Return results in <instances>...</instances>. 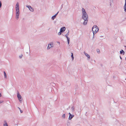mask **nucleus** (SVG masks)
I'll list each match as a JSON object with an SVG mask.
<instances>
[{
  "label": "nucleus",
  "instance_id": "32",
  "mask_svg": "<svg viewBox=\"0 0 126 126\" xmlns=\"http://www.w3.org/2000/svg\"><path fill=\"white\" fill-rule=\"evenodd\" d=\"M63 6V4H62L61 6V9H62Z\"/></svg>",
  "mask_w": 126,
  "mask_h": 126
},
{
  "label": "nucleus",
  "instance_id": "20",
  "mask_svg": "<svg viewBox=\"0 0 126 126\" xmlns=\"http://www.w3.org/2000/svg\"><path fill=\"white\" fill-rule=\"evenodd\" d=\"M4 75L5 78H6V74L5 71L4 72Z\"/></svg>",
  "mask_w": 126,
  "mask_h": 126
},
{
  "label": "nucleus",
  "instance_id": "39",
  "mask_svg": "<svg viewBox=\"0 0 126 126\" xmlns=\"http://www.w3.org/2000/svg\"><path fill=\"white\" fill-rule=\"evenodd\" d=\"M94 62H95V61L94 60Z\"/></svg>",
  "mask_w": 126,
  "mask_h": 126
},
{
  "label": "nucleus",
  "instance_id": "25",
  "mask_svg": "<svg viewBox=\"0 0 126 126\" xmlns=\"http://www.w3.org/2000/svg\"><path fill=\"white\" fill-rule=\"evenodd\" d=\"M62 32H60H60H58V35H60L61 34V33H62Z\"/></svg>",
  "mask_w": 126,
  "mask_h": 126
},
{
  "label": "nucleus",
  "instance_id": "7",
  "mask_svg": "<svg viewBox=\"0 0 126 126\" xmlns=\"http://www.w3.org/2000/svg\"><path fill=\"white\" fill-rule=\"evenodd\" d=\"M74 117V115H72L71 114L70 115H69V116L68 118V119L69 120H71Z\"/></svg>",
  "mask_w": 126,
  "mask_h": 126
},
{
  "label": "nucleus",
  "instance_id": "5",
  "mask_svg": "<svg viewBox=\"0 0 126 126\" xmlns=\"http://www.w3.org/2000/svg\"><path fill=\"white\" fill-rule=\"evenodd\" d=\"M84 55L87 57L88 59H89L90 58V55L88 54L87 53H86L85 52H84Z\"/></svg>",
  "mask_w": 126,
  "mask_h": 126
},
{
  "label": "nucleus",
  "instance_id": "21",
  "mask_svg": "<svg viewBox=\"0 0 126 126\" xmlns=\"http://www.w3.org/2000/svg\"><path fill=\"white\" fill-rule=\"evenodd\" d=\"M62 117L63 119H64L65 118V114H63L62 116Z\"/></svg>",
  "mask_w": 126,
  "mask_h": 126
},
{
  "label": "nucleus",
  "instance_id": "2",
  "mask_svg": "<svg viewBox=\"0 0 126 126\" xmlns=\"http://www.w3.org/2000/svg\"><path fill=\"white\" fill-rule=\"evenodd\" d=\"M99 30V29L98 28L96 25H94L93 27L92 28V31L93 33V38H94V33H96L98 32Z\"/></svg>",
  "mask_w": 126,
  "mask_h": 126
},
{
  "label": "nucleus",
  "instance_id": "37",
  "mask_svg": "<svg viewBox=\"0 0 126 126\" xmlns=\"http://www.w3.org/2000/svg\"><path fill=\"white\" fill-rule=\"evenodd\" d=\"M1 6L0 5V8L1 7Z\"/></svg>",
  "mask_w": 126,
  "mask_h": 126
},
{
  "label": "nucleus",
  "instance_id": "40",
  "mask_svg": "<svg viewBox=\"0 0 126 126\" xmlns=\"http://www.w3.org/2000/svg\"><path fill=\"white\" fill-rule=\"evenodd\" d=\"M111 3H110V5H111Z\"/></svg>",
  "mask_w": 126,
  "mask_h": 126
},
{
  "label": "nucleus",
  "instance_id": "38",
  "mask_svg": "<svg viewBox=\"0 0 126 126\" xmlns=\"http://www.w3.org/2000/svg\"><path fill=\"white\" fill-rule=\"evenodd\" d=\"M125 47L126 48V46H125Z\"/></svg>",
  "mask_w": 126,
  "mask_h": 126
},
{
  "label": "nucleus",
  "instance_id": "19",
  "mask_svg": "<svg viewBox=\"0 0 126 126\" xmlns=\"http://www.w3.org/2000/svg\"><path fill=\"white\" fill-rule=\"evenodd\" d=\"M19 102H20V103H21L22 102V97L21 98H19L18 99Z\"/></svg>",
  "mask_w": 126,
  "mask_h": 126
},
{
  "label": "nucleus",
  "instance_id": "22",
  "mask_svg": "<svg viewBox=\"0 0 126 126\" xmlns=\"http://www.w3.org/2000/svg\"><path fill=\"white\" fill-rule=\"evenodd\" d=\"M67 41H68V44H69V42H70V38H68L67 39Z\"/></svg>",
  "mask_w": 126,
  "mask_h": 126
},
{
  "label": "nucleus",
  "instance_id": "26",
  "mask_svg": "<svg viewBox=\"0 0 126 126\" xmlns=\"http://www.w3.org/2000/svg\"><path fill=\"white\" fill-rule=\"evenodd\" d=\"M97 52L98 53H99L100 52V50L98 49H97Z\"/></svg>",
  "mask_w": 126,
  "mask_h": 126
},
{
  "label": "nucleus",
  "instance_id": "1",
  "mask_svg": "<svg viewBox=\"0 0 126 126\" xmlns=\"http://www.w3.org/2000/svg\"><path fill=\"white\" fill-rule=\"evenodd\" d=\"M82 18L84 20L83 24L85 25H86L88 20V16L85 9L82 8Z\"/></svg>",
  "mask_w": 126,
  "mask_h": 126
},
{
  "label": "nucleus",
  "instance_id": "27",
  "mask_svg": "<svg viewBox=\"0 0 126 126\" xmlns=\"http://www.w3.org/2000/svg\"><path fill=\"white\" fill-rule=\"evenodd\" d=\"M26 6L29 9V8H30L31 7V6H29L28 5H26Z\"/></svg>",
  "mask_w": 126,
  "mask_h": 126
},
{
  "label": "nucleus",
  "instance_id": "10",
  "mask_svg": "<svg viewBox=\"0 0 126 126\" xmlns=\"http://www.w3.org/2000/svg\"><path fill=\"white\" fill-rule=\"evenodd\" d=\"M69 31L68 30V32L66 33V34L65 35V36L66 37L67 39L69 38L68 37V36L69 35Z\"/></svg>",
  "mask_w": 126,
  "mask_h": 126
},
{
  "label": "nucleus",
  "instance_id": "11",
  "mask_svg": "<svg viewBox=\"0 0 126 126\" xmlns=\"http://www.w3.org/2000/svg\"><path fill=\"white\" fill-rule=\"evenodd\" d=\"M4 123L3 124V126H8V125L6 121H4Z\"/></svg>",
  "mask_w": 126,
  "mask_h": 126
},
{
  "label": "nucleus",
  "instance_id": "30",
  "mask_svg": "<svg viewBox=\"0 0 126 126\" xmlns=\"http://www.w3.org/2000/svg\"><path fill=\"white\" fill-rule=\"evenodd\" d=\"M59 12H58L56 14H55V15H56V16H57V14H58V13H59Z\"/></svg>",
  "mask_w": 126,
  "mask_h": 126
},
{
  "label": "nucleus",
  "instance_id": "31",
  "mask_svg": "<svg viewBox=\"0 0 126 126\" xmlns=\"http://www.w3.org/2000/svg\"><path fill=\"white\" fill-rule=\"evenodd\" d=\"M57 43L58 44H60V42H58Z\"/></svg>",
  "mask_w": 126,
  "mask_h": 126
},
{
  "label": "nucleus",
  "instance_id": "4",
  "mask_svg": "<svg viewBox=\"0 0 126 126\" xmlns=\"http://www.w3.org/2000/svg\"><path fill=\"white\" fill-rule=\"evenodd\" d=\"M66 28L65 27H63L61 28L60 29V32H63L65 30Z\"/></svg>",
  "mask_w": 126,
  "mask_h": 126
},
{
  "label": "nucleus",
  "instance_id": "15",
  "mask_svg": "<svg viewBox=\"0 0 126 126\" xmlns=\"http://www.w3.org/2000/svg\"><path fill=\"white\" fill-rule=\"evenodd\" d=\"M29 9V10L32 12H33L34 11L32 7L31 6V7Z\"/></svg>",
  "mask_w": 126,
  "mask_h": 126
},
{
  "label": "nucleus",
  "instance_id": "3",
  "mask_svg": "<svg viewBox=\"0 0 126 126\" xmlns=\"http://www.w3.org/2000/svg\"><path fill=\"white\" fill-rule=\"evenodd\" d=\"M53 43H50L48 44L47 48V49H49L51 47H53Z\"/></svg>",
  "mask_w": 126,
  "mask_h": 126
},
{
  "label": "nucleus",
  "instance_id": "28",
  "mask_svg": "<svg viewBox=\"0 0 126 126\" xmlns=\"http://www.w3.org/2000/svg\"><path fill=\"white\" fill-rule=\"evenodd\" d=\"M3 101H0V103H3Z\"/></svg>",
  "mask_w": 126,
  "mask_h": 126
},
{
  "label": "nucleus",
  "instance_id": "17",
  "mask_svg": "<svg viewBox=\"0 0 126 126\" xmlns=\"http://www.w3.org/2000/svg\"><path fill=\"white\" fill-rule=\"evenodd\" d=\"M71 57H72V60H74V56H73V53H71Z\"/></svg>",
  "mask_w": 126,
  "mask_h": 126
},
{
  "label": "nucleus",
  "instance_id": "9",
  "mask_svg": "<svg viewBox=\"0 0 126 126\" xmlns=\"http://www.w3.org/2000/svg\"><path fill=\"white\" fill-rule=\"evenodd\" d=\"M120 53L121 54H123L124 55L125 54V52L123 50L121 49L120 51Z\"/></svg>",
  "mask_w": 126,
  "mask_h": 126
},
{
  "label": "nucleus",
  "instance_id": "36",
  "mask_svg": "<svg viewBox=\"0 0 126 126\" xmlns=\"http://www.w3.org/2000/svg\"><path fill=\"white\" fill-rule=\"evenodd\" d=\"M125 3H126V0H125Z\"/></svg>",
  "mask_w": 126,
  "mask_h": 126
},
{
  "label": "nucleus",
  "instance_id": "13",
  "mask_svg": "<svg viewBox=\"0 0 126 126\" xmlns=\"http://www.w3.org/2000/svg\"><path fill=\"white\" fill-rule=\"evenodd\" d=\"M124 9L125 12H126V3H125L124 6Z\"/></svg>",
  "mask_w": 126,
  "mask_h": 126
},
{
  "label": "nucleus",
  "instance_id": "23",
  "mask_svg": "<svg viewBox=\"0 0 126 126\" xmlns=\"http://www.w3.org/2000/svg\"><path fill=\"white\" fill-rule=\"evenodd\" d=\"M23 56V55L21 54L19 56V58L20 59H21Z\"/></svg>",
  "mask_w": 126,
  "mask_h": 126
},
{
  "label": "nucleus",
  "instance_id": "35",
  "mask_svg": "<svg viewBox=\"0 0 126 126\" xmlns=\"http://www.w3.org/2000/svg\"><path fill=\"white\" fill-rule=\"evenodd\" d=\"M1 96V95L0 93V97Z\"/></svg>",
  "mask_w": 126,
  "mask_h": 126
},
{
  "label": "nucleus",
  "instance_id": "34",
  "mask_svg": "<svg viewBox=\"0 0 126 126\" xmlns=\"http://www.w3.org/2000/svg\"><path fill=\"white\" fill-rule=\"evenodd\" d=\"M69 115H71V114L70 113V112H69Z\"/></svg>",
  "mask_w": 126,
  "mask_h": 126
},
{
  "label": "nucleus",
  "instance_id": "33",
  "mask_svg": "<svg viewBox=\"0 0 126 126\" xmlns=\"http://www.w3.org/2000/svg\"><path fill=\"white\" fill-rule=\"evenodd\" d=\"M120 59H122V58H121V57L120 56Z\"/></svg>",
  "mask_w": 126,
  "mask_h": 126
},
{
  "label": "nucleus",
  "instance_id": "16",
  "mask_svg": "<svg viewBox=\"0 0 126 126\" xmlns=\"http://www.w3.org/2000/svg\"><path fill=\"white\" fill-rule=\"evenodd\" d=\"M19 13V9H16V13Z\"/></svg>",
  "mask_w": 126,
  "mask_h": 126
},
{
  "label": "nucleus",
  "instance_id": "8",
  "mask_svg": "<svg viewBox=\"0 0 126 126\" xmlns=\"http://www.w3.org/2000/svg\"><path fill=\"white\" fill-rule=\"evenodd\" d=\"M19 13H16V19H18L19 17Z\"/></svg>",
  "mask_w": 126,
  "mask_h": 126
},
{
  "label": "nucleus",
  "instance_id": "12",
  "mask_svg": "<svg viewBox=\"0 0 126 126\" xmlns=\"http://www.w3.org/2000/svg\"><path fill=\"white\" fill-rule=\"evenodd\" d=\"M17 97L18 99L20 98H21L22 97L19 94V93L18 92V93H17Z\"/></svg>",
  "mask_w": 126,
  "mask_h": 126
},
{
  "label": "nucleus",
  "instance_id": "18",
  "mask_svg": "<svg viewBox=\"0 0 126 126\" xmlns=\"http://www.w3.org/2000/svg\"><path fill=\"white\" fill-rule=\"evenodd\" d=\"M71 109L73 111H74L75 110V108L74 106H73L72 107Z\"/></svg>",
  "mask_w": 126,
  "mask_h": 126
},
{
  "label": "nucleus",
  "instance_id": "24",
  "mask_svg": "<svg viewBox=\"0 0 126 126\" xmlns=\"http://www.w3.org/2000/svg\"><path fill=\"white\" fill-rule=\"evenodd\" d=\"M18 108L19 109V110H20V112L21 113H22L23 112V111L22 110H21L20 108L19 107H18Z\"/></svg>",
  "mask_w": 126,
  "mask_h": 126
},
{
  "label": "nucleus",
  "instance_id": "6",
  "mask_svg": "<svg viewBox=\"0 0 126 126\" xmlns=\"http://www.w3.org/2000/svg\"><path fill=\"white\" fill-rule=\"evenodd\" d=\"M16 9H19V3L18 2L16 3Z\"/></svg>",
  "mask_w": 126,
  "mask_h": 126
},
{
  "label": "nucleus",
  "instance_id": "14",
  "mask_svg": "<svg viewBox=\"0 0 126 126\" xmlns=\"http://www.w3.org/2000/svg\"><path fill=\"white\" fill-rule=\"evenodd\" d=\"M56 15H55L54 16H52V17L51 19L53 20H54L56 17Z\"/></svg>",
  "mask_w": 126,
  "mask_h": 126
},
{
  "label": "nucleus",
  "instance_id": "29",
  "mask_svg": "<svg viewBox=\"0 0 126 126\" xmlns=\"http://www.w3.org/2000/svg\"><path fill=\"white\" fill-rule=\"evenodd\" d=\"M0 5L2 6V4L1 2L0 1Z\"/></svg>",
  "mask_w": 126,
  "mask_h": 126
}]
</instances>
